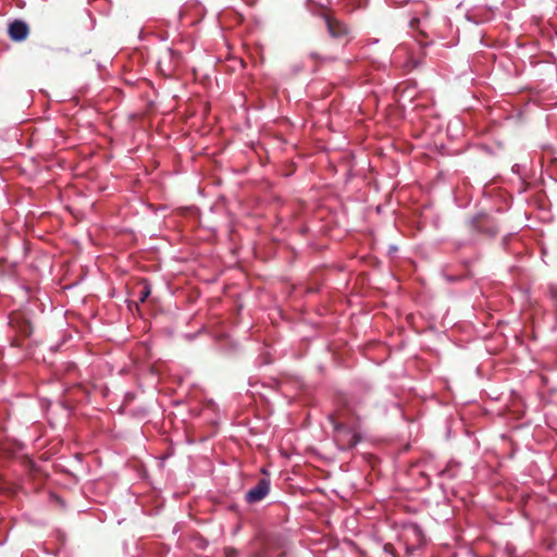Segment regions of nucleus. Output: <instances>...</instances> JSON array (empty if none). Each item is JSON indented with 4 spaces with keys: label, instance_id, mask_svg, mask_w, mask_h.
<instances>
[{
    "label": "nucleus",
    "instance_id": "39448f33",
    "mask_svg": "<svg viewBox=\"0 0 557 557\" xmlns=\"http://www.w3.org/2000/svg\"><path fill=\"white\" fill-rule=\"evenodd\" d=\"M10 324L15 327L23 336H29L33 332V326L22 313H13L10 317Z\"/></svg>",
    "mask_w": 557,
    "mask_h": 557
},
{
    "label": "nucleus",
    "instance_id": "0eeeda50",
    "mask_svg": "<svg viewBox=\"0 0 557 557\" xmlns=\"http://www.w3.org/2000/svg\"><path fill=\"white\" fill-rule=\"evenodd\" d=\"M151 294V288L150 286L145 282L139 290V296H138V300L139 302H145L147 300V298L150 296Z\"/></svg>",
    "mask_w": 557,
    "mask_h": 557
},
{
    "label": "nucleus",
    "instance_id": "20e7f679",
    "mask_svg": "<svg viewBox=\"0 0 557 557\" xmlns=\"http://www.w3.org/2000/svg\"><path fill=\"white\" fill-rule=\"evenodd\" d=\"M8 33L13 41H23L29 35V27L25 22L15 20L9 25Z\"/></svg>",
    "mask_w": 557,
    "mask_h": 557
},
{
    "label": "nucleus",
    "instance_id": "6e6552de",
    "mask_svg": "<svg viewBox=\"0 0 557 557\" xmlns=\"http://www.w3.org/2000/svg\"><path fill=\"white\" fill-rule=\"evenodd\" d=\"M553 299L555 304L557 305V289L552 292Z\"/></svg>",
    "mask_w": 557,
    "mask_h": 557
},
{
    "label": "nucleus",
    "instance_id": "f257e3e1",
    "mask_svg": "<svg viewBox=\"0 0 557 557\" xmlns=\"http://www.w3.org/2000/svg\"><path fill=\"white\" fill-rule=\"evenodd\" d=\"M333 426L334 441L342 450L351 449L359 441L357 433L358 418L344 407L329 416Z\"/></svg>",
    "mask_w": 557,
    "mask_h": 557
},
{
    "label": "nucleus",
    "instance_id": "f03ea898",
    "mask_svg": "<svg viewBox=\"0 0 557 557\" xmlns=\"http://www.w3.org/2000/svg\"><path fill=\"white\" fill-rule=\"evenodd\" d=\"M471 226L478 233L487 236H495L499 231L498 224L495 222L493 216L484 212L478 213L473 216L471 220Z\"/></svg>",
    "mask_w": 557,
    "mask_h": 557
},
{
    "label": "nucleus",
    "instance_id": "423d86ee",
    "mask_svg": "<svg viewBox=\"0 0 557 557\" xmlns=\"http://www.w3.org/2000/svg\"><path fill=\"white\" fill-rule=\"evenodd\" d=\"M269 488H270L269 482L267 480H261L257 484V486H255L249 492H247V494H246L247 502L248 503H257V502L261 500L269 493Z\"/></svg>",
    "mask_w": 557,
    "mask_h": 557
},
{
    "label": "nucleus",
    "instance_id": "1a4fd4ad",
    "mask_svg": "<svg viewBox=\"0 0 557 557\" xmlns=\"http://www.w3.org/2000/svg\"><path fill=\"white\" fill-rule=\"evenodd\" d=\"M235 555H236V552L233 549H230L227 553V557H235Z\"/></svg>",
    "mask_w": 557,
    "mask_h": 557
},
{
    "label": "nucleus",
    "instance_id": "7ed1b4c3",
    "mask_svg": "<svg viewBox=\"0 0 557 557\" xmlns=\"http://www.w3.org/2000/svg\"><path fill=\"white\" fill-rule=\"evenodd\" d=\"M324 22L331 37L335 39H343L349 35V28L347 25L336 20L335 17L325 14Z\"/></svg>",
    "mask_w": 557,
    "mask_h": 557
}]
</instances>
